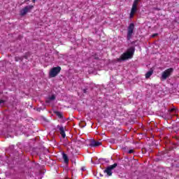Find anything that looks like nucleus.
I'll return each mask as SVG.
<instances>
[{
    "label": "nucleus",
    "instance_id": "nucleus-1",
    "mask_svg": "<svg viewBox=\"0 0 179 179\" xmlns=\"http://www.w3.org/2000/svg\"><path fill=\"white\" fill-rule=\"evenodd\" d=\"M135 52V49L134 48H130L127 52L123 53L120 58L116 59L117 62H121V61H125V59H129L134 57V53Z\"/></svg>",
    "mask_w": 179,
    "mask_h": 179
},
{
    "label": "nucleus",
    "instance_id": "nucleus-2",
    "mask_svg": "<svg viewBox=\"0 0 179 179\" xmlns=\"http://www.w3.org/2000/svg\"><path fill=\"white\" fill-rule=\"evenodd\" d=\"M173 71H174V69L173 68H169L164 71L161 76L162 80H166L167 78H170Z\"/></svg>",
    "mask_w": 179,
    "mask_h": 179
},
{
    "label": "nucleus",
    "instance_id": "nucleus-3",
    "mask_svg": "<svg viewBox=\"0 0 179 179\" xmlns=\"http://www.w3.org/2000/svg\"><path fill=\"white\" fill-rule=\"evenodd\" d=\"M59 72H61V67L57 66L52 68L49 72V76H50V78H55Z\"/></svg>",
    "mask_w": 179,
    "mask_h": 179
},
{
    "label": "nucleus",
    "instance_id": "nucleus-4",
    "mask_svg": "<svg viewBox=\"0 0 179 179\" xmlns=\"http://www.w3.org/2000/svg\"><path fill=\"white\" fill-rule=\"evenodd\" d=\"M117 167V164H114L113 165H110L108 166L104 171L103 173L107 174L108 177L113 176V170Z\"/></svg>",
    "mask_w": 179,
    "mask_h": 179
},
{
    "label": "nucleus",
    "instance_id": "nucleus-5",
    "mask_svg": "<svg viewBox=\"0 0 179 179\" xmlns=\"http://www.w3.org/2000/svg\"><path fill=\"white\" fill-rule=\"evenodd\" d=\"M134 29H135V25L134 24H130L128 27V33H127V39L131 40L132 37V34L134 33Z\"/></svg>",
    "mask_w": 179,
    "mask_h": 179
},
{
    "label": "nucleus",
    "instance_id": "nucleus-6",
    "mask_svg": "<svg viewBox=\"0 0 179 179\" xmlns=\"http://www.w3.org/2000/svg\"><path fill=\"white\" fill-rule=\"evenodd\" d=\"M34 6H27L25 8H24L23 9H22L20 10V15H22V16H24V15H26V13L30 12V10H31V9H33Z\"/></svg>",
    "mask_w": 179,
    "mask_h": 179
},
{
    "label": "nucleus",
    "instance_id": "nucleus-7",
    "mask_svg": "<svg viewBox=\"0 0 179 179\" xmlns=\"http://www.w3.org/2000/svg\"><path fill=\"white\" fill-rule=\"evenodd\" d=\"M137 10H138V8L132 6L131 10L130 13V18L131 19H132V17H134V15H135V13H136Z\"/></svg>",
    "mask_w": 179,
    "mask_h": 179
},
{
    "label": "nucleus",
    "instance_id": "nucleus-8",
    "mask_svg": "<svg viewBox=\"0 0 179 179\" xmlns=\"http://www.w3.org/2000/svg\"><path fill=\"white\" fill-rule=\"evenodd\" d=\"M100 145H101V143L99 141H92L90 143V146H92L93 148L96 147V146H100Z\"/></svg>",
    "mask_w": 179,
    "mask_h": 179
},
{
    "label": "nucleus",
    "instance_id": "nucleus-9",
    "mask_svg": "<svg viewBox=\"0 0 179 179\" xmlns=\"http://www.w3.org/2000/svg\"><path fill=\"white\" fill-rule=\"evenodd\" d=\"M62 157L64 161V163H66V164H68V163H69V159L68 158V156L66 155V154L63 152Z\"/></svg>",
    "mask_w": 179,
    "mask_h": 179
},
{
    "label": "nucleus",
    "instance_id": "nucleus-10",
    "mask_svg": "<svg viewBox=\"0 0 179 179\" xmlns=\"http://www.w3.org/2000/svg\"><path fill=\"white\" fill-rule=\"evenodd\" d=\"M59 131H60V134H61L62 138H65V136H66V135L65 134V131L64 130V127H60Z\"/></svg>",
    "mask_w": 179,
    "mask_h": 179
},
{
    "label": "nucleus",
    "instance_id": "nucleus-11",
    "mask_svg": "<svg viewBox=\"0 0 179 179\" xmlns=\"http://www.w3.org/2000/svg\"><path fill=\"white\" fill-rule=\"evenodd\" d=\"M152 75H153V71L151 70L147 72V73L145 74L146 79H149V78L151 77Z\"/></svg>",
    "mask_w": 179,
    "mask_h": 179
},
{
    "label": "nucleus",
    "instance_id": "nucleus-12",
    "mask_svg": "<svg viewBox=\"0 0 179 179\" xmlns=\"http://www.w3.org/2000/svg\"><path fill=\"white\" fill-rule=\"evenodd\" d=\"M138 3H139V1H137L134 0L132 6H134V7L137 8Z\"/></svg>",
    "mask_w": 179,
    "mask_h": 179
},
{
    "label": "nucleus",
    "instance_id": "nucleus-13",
    "mask_svg": "<svg viewBox=\"0 0 179 179\" xmlns=\"http://www.w3.org/2000/svg\"><path fill=\"white\" fill-rule=\"evenodd\" d=\"M56 115H57L59 118H62V113H61L60 112H57Z\"/></svg>",
    "mask_w": 179,
    "mask_h": 179
},
{
    "label": "nucleus",
    "instance_id": "nucleus-14",
    "mask_svg": "<svg viewBox=\"0 0 179 179\" xmlns=\"http://www.w3.org/2000/svg\"><path fill=\"white\" fill-rule=\"evenodd\" d=\"M49 100H55V96L52 95L51 97L49 98Z\"/></svg>",
    "mask_w": 179,
    "mask_h": 179
},
{
    "label": "nucleus",
    "instance_id": "nucleus-15",
    "mask_svg": "<svg viewBox=\"0 0 179 179\" xmlns=\"http://www.w3.org/2000/svg\"><path fill=\"white\" fill-rule=\"evenodd\" d=\"M128 153L131 154V153H134V150H129Z\"/></svg>",
    "mask_w": 179,
    "mask_h": 179
},
{
    "label": "nucleus",
    "instance_id": "nucleus-16",
    "mask_svg": "<svg viewBox=\"0 0 179 179\" xmlns=\"http://www.w3.org/2000/svg\"><path fill=\"white\" fill-rule=\"evenodd\" d=\"M156 36H157V34L152 35V37H156Z\"/></svg>",
    "mask_w": 179,
    "mask_h": 179
},
{
    "label": "nucleus",
    "instance_id": "nucleus-17",
    "mask_svg": "<svg viewBox=\"0 0 179 179\" xmlns=\"http://www.w3.org/2000/svg\"><path fill=\"white\" fill-rule=\"evenodd\" d=\"M171 111H174V108L171 109Z\"/></svg>",
    "mask_w": 179,
    "mask_h": 179
},
{
    "label": "nucleus",
    "instance_id": "nucleus-18",
    "mask_svg": "<svg viewBox=\"0 0 179 179\" xmlns=\"http://www.w3.org/2000/svg\"><path fill=\"white\" fill-rule=\"evenodd\" d=\"M15 60L17 61V57H15Z\"/></svg>",
    "mask_w": 179,
    "mask_h": 179
},
{
    "label": "nucleus",
    "instance_id": "nucleus-19",
    "mask_svg": "<svg viewBox=\"0 0 179 179\" xmlns=\"http://www.w3.org/2000/svg\"><path fill=\"white\" fill-rule=\"evenodd\" d=\"M0 103H1V101H0Z\"/></svg>",
    "mask_w": 179,
    "mask_h": 179
}]
</instances>
